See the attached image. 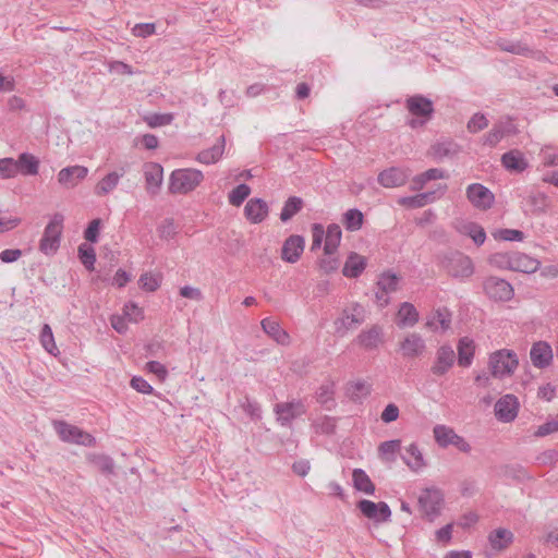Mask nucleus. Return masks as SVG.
Instances as JSON below:
<instances>
[{
  "label": "nucleus",
  "instance_id": "14",
  "mask_svg": "<svg viewBox=\"0 0 558 558\" xmlns=\"http://www.w3.org/2000/svg\"><path fill=\"white\" fill-rule=\"evenodd\" d=\"M454 362L456 353L453 349L448 344H444L436 351L435 361L430 367V372L435 376H444L454 365Z\"/></svg>",
  "mask_w": 558,
  "mask_h": 558
},
{
  "label": "nucleus",
  "instance_id": "17",
  "mask_svg": "<svg viewBox=\"0 0 558 558\" xmlns=\"http://www.w3.org/2000/svg\"><path fill=\"white\" fill-rule=\"evenodd\" d=\"M305 247V240L302 235L292 234L288 236L281 247V258L290 264L296 263Z\"/></svg>",
  "mask_w": 558,
  "mask_h": 558
},
{
  "label": "nucleus",
  "instance_id": "58",
  "mask_svg": "<svg viewBox=\"0 0 558 558\" xmlns=\"http://www.w3.org/2000/svg\"><path fill=\"white\" fill-rule=\"evenodd\" d=\"M347 392L353 401H357L369 393V387L364 381H356L348 387Z\"/></svg>",
  "mask_w": 558,
  "mask_h": 558
},
{
  "label": "nucleus",
  "instance_id": "44",
  "mask_svg": "<svg viewBox=\"0 0 558 558\" xmlns=\"http://www.w3.org/2000/svg\"><path fill=\"white\" fill-rule=\"evenodd\" d=\"M364 215L361 210L352 208L343 214L342 223L348 231H357L362 228Z\"/></svg>",
  "mask_w": 558,
  "mask_h": 558
},
{
  "label": "nucleus",
  "instance_id": "32",
  "mask_svg": "<svg viewBox=\"0 0 558 558\" xmlns=\"http://www.w3.org/2000/svg\"><path fill=\"white\" fill-rule=\"evenodd\" d=\"M383 330L379 326L374 325L368 330L362 331L357 336V342L366 350L376 349L383 341Z\"/></svg>",
  "mask_w": 558,
  "mask_h": 558
},
{
  "label": "nucleus",
  "instance_id": "18",
  "mask_svg": "<svg viewBox=\"0 0 558 558\" xmlns=\"http://www.w3.org/2000/svg\"><path fill=\"white\" fill-rule=\"evenodd\" d=\"M144 177L147 193L155 196L159 193L163 179V168L157 162H147L144 165Z\"/></svg>",
  "mask_w": 558,
  "mask_h": 558
},
{
  "label": "nucleus",
  "instance_id": "55",
  "mask_svg": "<svg viewBox=\"0 0 558 558\" xmlns=\"http://www.w3.org/2000/svg\"><path fill=\"white\" fill-rule=\"evenodd\" d=\"M494 238L501 241H523L524 233L517 229H499L494 232Z\"/></svg>",
  "mask_w": 558,
  "mask_h": 558
},
{
  "label": "nucleus",
  "instance_id": "60",
  "mask_svg": "<svg viewBox=\"0 0 558 558\" xmlns=\"http://www.w3.org/2000/svg\"><path fill=\"white\" fill-rule=\"evenodd\" d=\"M101 220L96 218L92 220L84 231V238L87 242L96 243L99 239Z\"/></svg>",
  "mask_w": 558,
  "mask_h": 558
},
{
  "label": "nucleus",
  "instance_id": "20",
  "mask_svg": "<svg viewBox=\"0 0 558 558\" xmlns=\"http://www.w3.org/2000/svg\"><path fill=\"white\" fill-rule=\"evenodd\" d=\"M88 169L84 166H70L61 169L58 173V182L66 189L76 186L86 178Z\"/></svg>",
  "mask_w": 558,
  "mask_h": 558
},
{
  "label": "nucleus",
  "instance_id": "45",
  "mask_svg": "<svg viewBox=\"0 0 558 558\" xmlns=\"http://www.w3.org/2000/svg\"><path fill=\"white\" fill-rule=\"evenodd\" d=\"M77 253L78 258L84 267L89 271L94 270L96 262V253L94 247L86 243H82L77 248Z\"/></svg>",
  "mask_w": 558,
  "mask_h": 558
},
{
  "label": "nucleus",
  "instance_id": "3",
  "mask_svg": "<svg viewBox=\"0 0 558 558\" xmlns=\"http://www.w3.org/2000/svg\"><path fill=\"white\" fill-rule=\"evenodd\" d=\"M405 108L413 116L408 120L411 129L423 128L434 114L433 101L423 95H413L407 98Z\"/></svg>",
  "mask_w": 558,
  "mask_h": 558
},
{
  "label": "nucleus",
  "instance_id": "41",
  "mask_svg": "<svg viewBox=\"0 0 558 558\" xmlns=\"http://www.w3.org/2000/svg\"><path fill=\"white\" fill-rule=\"evenodd\" d=\"M333 395V383H325L317 389L316 400L324 405L326 410H331L336 405Z\"/></svg>",
  "mask_w": 558,
  "mask_h": 558
},
{
  "label": "nucleus",
  "instance_id": "19",
  "mask_svg": "<svg viewBox=\"0 0 558 558\" xmlns=\"http://www.w3.org/2000/svg\"><path fill=\"white\" fill-rule=\"evenodd\" d=\"M409 172L402 168L391 167L383 170L378 174V182L381 186L387 189L399 187L407 183Z\"/></svg>",
  "mask_w": 558,
  "mask_h": 558
},
{
  "label": "nucleus",
  "instance_id": "54",
  "mask_svg": "<svg viewBox=\"0 0 558 558\" xmlns=\"http://www.w3.org/2000/svg\"><path fill=\"white\" fill-rule=\"evenodd\" d=\"M145 122L150 128H158L163 125H169L173 121L172 113H153L145 117Z\"/></svg>",
  "mask_w": 558,
  "mask_h": 558
},
{
  "label": "nucleus",
  "instance_id": "33",
  "mask_svg": "<svg viewBox=\"0 0 558 558\" xmlns=\"http://www.w3.org/2000/svg\"><path fill=\"white\" fill-rule=\"evenodd\" d=\"M325 236L324 253L331 256L336 253L340 245L342 231L339 225L331 223L328 226Z\"/></svg>",
  "mask_w": 558,
  "mask_h": 558
},
{
  "label": "nucleus",
  "instance_id": "40",
  "mask_svg": "<svg viewBox=\"0 0 558 558\" xmlns=\"http://www.w3.org/2000/svg\"><path fill=\"white\" fill-rule=\"evenodd\" d=\"M304 202L299 196H290L283 204L280 213V220L287 222L291 220L303 208Z\"/></svg>",
  "mask_w": 558,
  "mask_h": 558
},
{
  "label": "nucleus",
  "instance_id": "50",
  "mask_svg": "<svg viewBox=\"0 0 558 558\" xmlns=\"http://www.w3.org/2000/svg\"><path fill=\"white\" fill-rule=\"evenodd\" d=\"M40 342L45 350L52 355H57L59 350L54 343L52 330L49 325L45 324L40 331Z\"/></svg>",
  "mask_w": 558,
  "mask_h": 558
},
{
  "label": "nucleus",
  "instance_id": "52",
  "mask_svg": "<svg viewBox=\"0 0 558 558\" xmlns=\"http://www.w3.org/2000/svg\"><path fill=\"white\" fill-rule=\"evenodd\" d=\"M317 433L332 435L336 432L337 422L335 417L323 416L314 423Z\"/></svg>",
  "mask_w": 558,
  "mask_h": 558
},
{
  "label": "nucleus",
  "instance_id": "23",
  "mask_svg": "<svg viewBox=\"0 0 558 558\" xmlns=\"http://www.w3.org/2000/svg\"><path fill=\"white\" fill-rule=\"evenodd\" d=\"M501 166L509 172L521 173L529 167V162L519 149H511L501 156Z\"/></svg>",
  "mask_w": 558,
  "mask_h": 558
},
{
  "label": "nucleus",
  "instance_id": "25",
  "mask_svg": "<svg viewBox=\"0 0 558 558\" xmlns=\"http://www.w3.org/2000/svg\"><path fill=\"white\" fill-rule=\"evenodd\" d=\"M426 345L423 338L417 333H410L400 343V349L404 357H417L422 355Z\"/></svg>",
  "mask_w": 558,
  "mask_h": 558
},
{
  "label": "nucleus",
  "instance_id": "35",
  "mask_svg": "<svg viewBox=\"0 0 558 558\" xmlns=\"http://www.w3.org/2000/svg\"><path fill=\"white\" fill-rule=\"evenodd\" d=\"M15 165L17 172L24 175H35L38 173L39 161L35 156L28 153L21 154L17 160H15Z\"/></svg>",
  "mask_w": 558,
  "mask_h": 558
},
{
  "label": "nucleus",
  "instance_id": "57",
  "mask_svg": "<svg viewBox=\"0 0 558 558\" xmlns=\"http://www.w3.org/2000/svg\"><path fill=\"white\" fill-rule=\"evenodd\" d=\"M17 174V167L13 158L0 159V177L3 179L14 178Z\"/></svg>",
  "mask_w": 558,
  "mask_h": 558
},
{
  "label": "nucleus",
  "instance_id": "5",
  "mask_svg": "<svg viewBox=\"0 0 558 558\" xmlns=\"http://www.w3.org/2000/svg\"><path fill=\"white\" fill-rule=\"evenodd\" d=\"M63 215L57 213L46 226L39 241V251L45 255H52L58 251L63 229Z\"/></svg>",
  "mask_w": 558,
  "mask_h": 558
},
{
  "label": "nucleus",
  "instance_id": "15",
  "mask_svg": "<svg viewBox=\"0 0 558 558\" xmlns=\"http://www.w3.org/2000/svg\"><path fill=\"white\" fill-rule=\"evenodd\" d=\"M515 133L517 128L510 119L507 121H498L493 125L492 130L485 134L483 145L494 148L502 138Z\"/></svg>",
  "mask_w": 558,
  "mask_h": 558
},
{
  "label": "nucleus",
  "instance_id": "22",
  "mask_svg": "<svg viewBox=\"0 0 558 558\" xmlns=\"http://www.w3.org/2000/svg\"><path fill=\"white\" fill-rule=\"evenodd\" d=\"M269 208L267 203L262 198H251L245 207V218L252 223H260L268 216Z\"/></svg>",
  "mask_w": 558,
  "mask_h": 558
},
{
  "label": "nucleus",
  "instance_id": "38",
  "mask_svg": "<svg viewBox=\"0 0 558 558\" xmlns=\"http://www.w3.org/2000/svg\"><path fill=\"white\" fill-rule=\"evenodd\" d=\"M403 462L412 470L417 472L424 465L423 454L420 451L418 447L415 444H411L405 449V454L401 456Z\"/></svg>",
  "mask_w": 558,
  "mask_h": 558
},
{
  "label": "nucleus",
  "instance_id": "28",
  "mask_svg": "<svg viewBox=\"0 0 558 558\" xmlns=\"http://www.w3.org/2000/svg\"><path fill=\"white\" fill-rule=\"evenodd\" d=\"M514 539L513 533L505 527H498L488 534V542L493 549L501 551L508 548Z\"/></svg>",
  "mask_w": 558,
  "mask_h": 558
},
{
  "label": "nucleus",
  "instance_id": "2",
  "mask_svg": "<svg viewBox=\"0 0 558 558\" xmlns=\"http://www.w3.org/2000/svg\"><path fill=\"white\" fill-rule=\"evenodd\" d=\"M204 180L201 170L194 168L175 169L169 178L170 194H187L194 191Z\"/></svg>",
  "mask_w": 558,
  "mask_h": 558
},
{
  "label": "nucleus",
  "instance_id": "27",
  "mask_svg": "<svg viewBox=\"0 0 558 558\" xmlns=\"http://www.w3.org/2000/svg\"><path fill=\"white\" fill-rule=\"evenodd\" d=\"M447 185H439L436 191L421 193L414 196L402 198L401 203L411 207H423L445 194Z\"/></svg>",
  "mask_w": 558,
  "mask_h": 558
},
{
  "label": "nucleus",
  "instance_id": "26",
  "mask_svg": "<svg viewBox=\"0 0 558 558\" xmlns=\"http://www.w3.org/2000/svg\"><path fill=\"white\" fill-rule=\"evenodd\" d=\"M226 147V137L220 135L214 146L203 149L196 156V160L204 165L216 163L223 155Z\"/></svg>",
  "mask_w": 558,
  "mask_h": 558
},
{
  "label": "nucleus",
  "instance_id": "8",
  "mask_svg": "<svg viewBox=\"0 0 558 558\" xmlns=\"http://www.w3.org/2000/svg\"><path fill=\"white\" fill-rule=\"evenodd\" d=\"M276 421L284 427H290L292 422L306 413V407L301 399H292L287 402H278L274 407Z\"/></svg>",
  "mask_w": 558,
  "mask_h": 558
},
{
  "label": "nucleus",
  "instance_id": "31",
  "mask_svg": "<svg viewBox=\"0 0 558 558\" xmlns=\"http://www.w3.org/2000/svg\"><path fill=\"white\" fill-rule=\"evenodd\" d=\"M541 266V263L520 252H513L511 270L525 274L535 272Z\"/></svg>",
  "mask_w": 558,
  "mask_h": 558
},
{
  "label": "nucleus",
  "instance_id": "37",
  "mask_svg": "<svg viewBox=\"0 0 558 558\" xmlns=\"http://www.w3.org/2000/svg\"><path fill=\"white\" fill-rule=\"evenodd\" d=\"M448 178V174L438 168H432L426 170L423 173L417 174L413 178L412 181V190L420 191L424 187V185L432 180L445 179Z\"/></svg>",
  "mask_w": 558,
  "mask_h": 558
},
{
  "label": "nucleus",
  "instance_id": "51",
  "mask_svg": "<svg viewBox=\"0 0 558 558\" xmlns=\"http://www.w3.org/2000/svg\"><path fill=\"white\" fill-rule=\"evenodd\" d=\"M250 193L251 187L245 183H241L235 186L229 194V203L238 207L243 204V202L248 197Z\"/></svg>",
  "mask_w": 558,
  "mask_h": 558
},
{
  "label": "nucleus",
  "instance_id": "29",
  "mask_svg": "<svg viewBox=\"0 0 558 558\" xmlns=\"http://www.w3.org/2000/svg\"><path fill=\"white\" fill-rule=\"evenodd\" d=\"M366 258L357 253L352 252L343 266L342 274L347 278H357L366 268Z\"/></svg>",
  "mask_w": 558,
  "mask_h": 558
},
{
  "label": "nucleus",
  "instance_id": "6",
  "mask_svg": "<svg viewBox=\"0 0 558 558\" xmlns=\"http://www.w3.org/2000/svg\"><path fill=\"white\" fill-rule=\"evenodd\" d=\"M365 320V308L354 302L351 307L343 308L340 316L333 322L335 333L344 337L349 330L362 325Z\"/></svg>",
  "mask_w": 558,
  "mask_h": 558
},
{
  "label": "nucleus",
  "instance_id": "12",
  "mask_svg": "<svg viewBox=\"0 0 558 558\" xmlns=\"http://www.w3.org/2000/svg\"><path fill=\"white\" fill-rule=\"evenodd\" d=\"M361 513L377 523L388 522L391 517V510L389 506L384 502H374L368 499H362L356 505Z\"/></svg>",
  "mask_w": 558,
  "mask_h": 558
},
{
  "label": "nucleus",
  "instance_id": "10",
  "mask_svg": "<svg viewBox=\"0 0 558 558\" xmlns=\"http://www.w3.org/2000/svg\"><path fill=\"white\" fill-rule=\"evenodd\" d=\"M442 502V492L434 487L424 489L418 497L420 508L429 521H433L440 513Z\"/></svg>",
  "mask_w": 558,
  "mask_h": 558
},
{
  "label": "nucleus",
  "instance_id": "7",
  "mask_svg": "<svg viewBox=\"0 0 558 558\" xmlns=\"http://www.w3.org/2000/svg\"><path fill=\"white\" fill-rule=\"evenodd\" d=\"M53 427L62 441L85 447H94L96 445V439L93 435L75 425H71L64 421H54Z\"/></svg>",
  "mask_w": 558,
  "mask_h": 558
},
{
  "label": "nucleus",
  "instance_id": "4",
  "mask_svg": "<svg viewBox=\"0 0 558 558\" xmlns=\"http://www.w3.org/2000/svg\"><path fill=\"white\" fill-rule=\"evenodd\" d=\"M488 365L493 377L504 378L514 373L519 360L512 350L502 349L490 354Z\"/></svg>",
  "mask_w": 558,
  "mask_h": 558
},
{
  "label": "nucleus",
  "instance_id": "34",
  "mask_svg": "<svg viewBox=\"0 0 558 558\" xmlns=\"http://www.w3.org/2000/svg\"><path fill=\"white\" fill-rule=\"evenodd\" d=\"M352 481L356 490L367 495H374L375 485L364 470L354 469L352 472Z\"/></svg>",
  "mask_w": 558,
  "mask_h": 558
},
{
  "label": "nucleus",
  "instance_id": "30",
  "mask_svg": "<svg viewBox=\"0 0 558 558\" xmlns=\"http://www.w3.org/2000/svg\"><path fill=\"white\" fill-rule=\"evenodd\" d=\"M263 330L277 343L286 345L290 342L289 333L281 328L278 322L267 317L260 323Z\"/></svg>",
  "mask_w": 558,
  "mask_h": 558
},
{
  "label": "nucleus",
  "instance_id": "11",
  "mask_svg": "<svg viewBox=\"0 0 558 558\" xmlns=\"http://www.w3.org/2000/svg\"><path fill=\"white\" fill-rule=\"evenodd\" d=\"M433 432L435 440L440 447L446 448L452 445L461 452L468 453L471 451L470 444L463 437L456 434L452 428L445 425H436Z\"/></svg>",
  "mask_w": 558,
  "mask_h": 558
},
{
  "label": "nucleus",
  "instance_id": "46",
  "mask_svg": "<svg viewBox=\"0 0 558 558\" xmlns=\"http://www.w3.org/2000/svg\"><path fill=\"white\" fill-rule=\"evenodd\" d=\"M461 232L469 235L477 246L482 245L486 240L485 230L475 222L465 223Z\"/></svg>",
  "mask_w": 558,
  "mask_h": 558
},
{
  "label": "nucleus",
  "instance_id": "13",
  "mask_svg": "<svg viewBox=\"0 0 558 558\" xmlns=\"http://www.w3.org/2000/svg\"><path fill=\"white\" fill-rule=\"evenodd\" d=\"M466 198L477 209H489L495 196L493 192L481 183H472L466 187Z\"/></svg>",
  "mask_w": 558,
  "mask_h": 558
},
{
  "label": "nucleus",
  "instance_id": "24",
  "mask_svg": "<svg viewBox=\"0 0 558 558\" xmlns=\"http://www.w3.org/2000/svg\"><path fill=\"white\" fill-rule=\"evenodd\" d=\"M460 145L452 140H445L432 145L430 155L435 160L442 161L456 157L460 153Z\"/></svg>",
  "mask_w": 558,
  "mask_h": 558
},
{
  "label": "nucleus",
  "instance_id": "47",
  "mask_svg": "<svg viewBox=\"0 0 558 558\" xmlns=\"http://www.w3.org/2000/svg\"><path fill=\"white\" fill-rule=\"evenodd\" d=\"M398 283L399 277L393 272L387 271L380 275L376 287L390 294L391 292L397 291Z\"/></svg>",
  "mask_w": 558,
  "mask_h": 558
},
{
  "label": "nucleus",
  "instance_id": "42",
  "mask_svg": "<svg viewBox=\"0 0 558 558\" xmlns=\"http://www.w3.org/2000/svg\"><path fill=\"white\" fill-rule=\"evenodd\" d=\"M401 449V440L392 439L384 441L378 447V452L381 459L386 462L392 463L397 459V453Z\"/></svg>",
  "mask_w": 558,
  "mask_h": 558
},
{
  "label": "nucleus",
  "instance_id": "61",
  "mask_svg": "<svg viewBox=\"0 0 558 558\" xmlns=\"http://www.w3.org/2000/svg\"><path fill=\"white\" fill-rule=\"evenodd\" d=\"M131 387L141 393L153 395L154 388L141 376H134L130 383Z\"/></svg>",
  "mask_w": 558,
  "mask_h": 558
},
{
  "label": "nucleus",
  "instance_id": "48",
  "mask_svg": "<svg viewBox=\"0 0 558 558\" xmlns=\"http://www.w3.org/2000/svg\"><path fill=\"white\" fill-rule=\"evenodd\" d=\"M436 323L439 324L444 331L449 329L451 324V313L447 307L437 308L433 315V319L428 320L427 325L433 327Z\"/></svg>",
  "mask_w": 558,
  "mask_h": 558
},
{
  "label": "nucleus",
  "instance_id": "62",
  "mask_svg": "<svg viewBox=\"0 0 558 558\" xmlns=\"http://www.w3.org/2000/svg\"><path fill=\"white\" fill-rule=\"evenodd\" d=\"M156 32L154 23H140L132 28V34L136 37L146 38Z\"/></svg>",
  "mask_w": 558,
  "mask_h": 558
},
{
  "label": "nucleus",
  "instance_id": "53",
  "mask_svg": "<svg viewBox=\"0 0 558 558\" xmlns=\"http://www.w3.org/2000/svg\"><path fill=\"white\" fill-rule=\"evenodd\" d=\"M513 252L495 253L489 257V264L501 269L511 270Z\"/></svg>",
  "mask_w": 558,
  "mask_h": 558
},
{
  "label": "nucleus",
  "instance_id": "43",
  "mask_svg": "<svg viewBox=\"0 0 558 558\" xmlns=\"http://www.w3.org/2000/svg\"><path fill=\"white\" fill-rule=\"evenodd\" d=\"M399 325L413 326L418 320V312L415 306L409 302L401 304L398 311Z\"/></svg>",
  "mask_w": 558,
  "mask_h": 558
},
{
  "label": "nucleus",
  "instance_id": "21",
  "mask_svg": "<svg viewBox=\"0 0 558 558\" xmlns=\"http://www.w3.org/2000/svg\"><path fill=\"white\" fill-rule=\"evenodd\" d=\"M530 357L535 367L545 368L553 361L551 347L545 341L535 342L531 348Z\"/></svg>",
  "mask_w": 558,
  "mask_h": 558
},
{
  "label": "nucleus",
  "instance_id": "56",
  "mask_svg": "<svg viewBox=\"0 0 558 558\" xmlns=\"http://www.w3.org/2000/svg\"><path fill=\"white\" fill-rule=\"evenodd\" d=\"M488 126V120L483 113H475L469 120L466 129L470 133H477Z\"/></svg>",
  "mask_w": 558,
  "mask_h": 558
},
{
  "label": "nucleus",
  "instance_id": "49",
  "mask_svg": "<svg viewBox=\"0 0 558 558\" xmlns=\"http://www.w3.org/2000/svg\"><path fill=\"white\" fill-rule=\"evenodd\" d=\"M497 45L502 51H507L513 54L525 56L530 52V48L521 41H509L501 39L497 43Z\"/></svg>",
  "mask_w": 558,
  "mask_h": 558
},
{
  "label": "nucleus",
  "instance_id": "39",
  "mask_svg": "<svg viewBox=\"0 0 558 558\" xmlns=\"http://www.w3.org/2000/svg\"><path fill=\"white\" fill-rule=\"evenodd\" d=\"M123 177V172L118 173L116 171L108 173L105 178H102L97 185L95 186V194L98 196H105L113 191L119 180Z\"/></svg>",
  "mask_w": 558,
  "mask_h": 558
},
{
  "label": "nucleus",
  "instance_id": "64",
  "mask_svg": "<svg viewBox=\"0 0 558 558\" xmlns=\"http://www.w3.org/2000/svg\"><path fill=\"white\" fill-rule=\"evenodd\" d=\"M242 408L252 418H260L262 410L258 402L251 400L250 398H245Z\"/></svg>",
  "mask_w": 558,
  "mask_h": 558
},
{
  "label": "nucleus",
  "instance_id": "63",
  "mask_svg": "<svg viewBox=\"0 0 558 558\" xmlns=\"http://www.w3.org/2000/svg\"><path fill=\"white\" fill-rule=\"evenodd\" d=\"M146 371L155 374L160 380H165L168 376V371L163 364L158 361H149L145 366Z\"/></svg>",
  "mask_w": 558,
  "mask_h": 558
},
{
  "label": "nucleus",
  "instance_id": "59",
  "mask_svg": "<svg viewBox=\"0 0 558 558\" xmlns=\"http://www.w3.org/2000/svg\"><path fill=\"white\" fill-rule=\"evenodd\" d=\"M138 284L143 290L154 292L159 288L160 280L151 274L145 272L141 275Z\"/></svg>",
  "mask_w": 558,
  "mask_h": 558
},
{
  "label": "nucleus",
  "instance_id": "16",
  "mask_svg": "<svg viewBox=\"0 0 558 558\" xmlns=\"http://www.w3.org/2000/svg\"><path fill=\"white\" fill-rule=\"evenodd\" d=\"M494 410L496 417L500 422H512L518 415V398L513 395H506L496 402Z\"/></svg>",
  "mask_w": 558,
  "mask_h": 558
},
{
  "label": "nucleus",
  "instance_id": "36",
  "mask_svg": "<svg viewBox=\"0 0 558 558\" xmlns=\"http://www.w3.org/2000/svg\"><path fill=\"white\" fill-rule=\"evenodd\" d=\"M474 357L473 341L464 337L458 343V364L462 367H469Z\"/></svg>",
  "mask_w": 558,
  "mask_h": 558
},
{
  "label": "nucleus",
  "instance_id": "9",
  "mask_svg": "<svg viewBox=\"0 0 558 558\" xmlns=\"http://www.w3.org/2000/svg\"><path fill=\"white\" fill-rule=\"evenodd\" d=\"M485 294L494 301L508 302L514 294L510 282L499 277L490 276L483 282Z\"/></svg>",
  "mask_w": 558,
  "mask_h": 558
},
{
  "label": "nucleus",
  "instance_id": "1",
  "mask_svg": "<svg viewBox=\"0 0 558 558\" xmlns=\"http://www.w3.org/2000/svg\"><path fill=\"white\" fill-rule=\"evenodd\" d=\"M438 265L454 279L464 281L474 274L472 259L460 251H448L437 255Z\"/></svg>",
  "mask_w": 558,
  "mask_h": 558
}]
</instances>
